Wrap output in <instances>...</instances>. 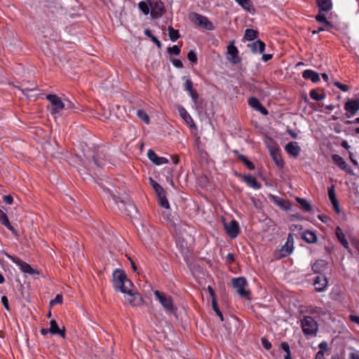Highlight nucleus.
Listing matches in <instances>:
<instances>
[{"label": "nucleus", "mask_w": 359, "mask_h": 359, "mask_svg": "<svg viewBox=\"0 0 359 359\" xmlns=\"http://www.w3.org/2000/svg\"><path fill=\"white\" fill-rule=\"evenodd\" d=\"M113 284L116 291L125 294V301L131 306H137L142 304L141 295L123 270L116 269L114 271Z\"/></svg>", "instance_id": "f257e3e1"}, {"label": "nucleus", "mask_w": 359, "mask_h": 359, "mask_svg": "<svg viewBox=\"0 0 359 359\" xmlns=\"http://www.w3.org/2000/svg\"><path fill=\"white\" fill-rule=\"evenodd\" d=\"M46 99L50 102L48 110L50 114L55 117L60 116L62 111L65 109H73L76 108L74 102L65 97L62 98L56 95L49 94L46 95Z\"/></svg>", "instance_id": "f03ea898"}, {"label": "nucleus", "mask_w": 359, "mask_h": 359, "mask_svg": "<svg viewBox=\"0 0 359 359\" xmlns=\"http://www.w3.org/2000/svg\"><path fill=\"white\" fill-rule=\"evenodd\" d=\"M301 327L305 335H316L318 331L317 321L310 316H305L301 320Z\"/></svg>", "instance_id": "7ed1b4c3"}, {"label": "nucleus", "mask_w": 359, "mask_h": 359, "mask_svg": "<svg viewBox=\"0 0 359 359\" xmlns=\"http://www.w3.org/2000/svg\"><path fill=\"white\" fill-rule=\"evenodd\" d=\"M189 18L192 22L203 29L207 30H212L214 29L212 23L205 16L196 13H191L189 15Z\"/></svg>", "instance_id": "20e7f679"}, {"label": "nucleus", "mask_w": 359, "mask_h": 359, "mask_svg": "<svg viewBox=\"0 0 359 359\" xmlns=\"http://www.w3.org/2000/svg\"><path fill=\"white\" fill-rule=\"evenodd\" d=\"M231 282L233 287L236 290V292L241 297H247L249 296L250 290L248 288V282L245 278H235L232 279Z\"/></svg>", "instance_id": "39448f33"}, {"label": "nucleus", "mask_w": 359, "mask_h": 359, "mask_svg": "<svg viewBox=\"0 0 359 359\" xmlns=\"http://www.w3.org/2000/svg\"><path fill=\"white\" fill-rule=\"evenodd\" d=\"M154 294L156 299L161 303L162 307L167 313H173L175 311L174 305L171 297L166 294L161 292L158 290L154 291Z\"/></svg>", "instance_id": "423d86ee"}, {"label": "nucleus", "mask_w": 359, "mask_h": 359, "mask_svg": "<svg viewBox=\"0 0 359 359\" xmlns=\"http://www.w3.org/2000/svg\"><path fill=\"white\" fill-rule=\"evenodd\" d=\"M149 1L151 15L154 18H160L164 13V5L160 0H147Z\"/></svg>", "instance_id": "0eeeda50"}, {"label": "nucleus", "mask_w": 359, "mask_h": 359, "mask_svg": "<svg viewBox=\"0 0 359 359\" xmlns=\"http://www.w3.org/2000/svg\"><path fill=\"white\" fill-rule=\"evenodd\" d=\"M344 109L346 117L354 116L359 111V102L356 100H348L344 105Z\"/></svg>", "instance_id": "6e6552de"}, {"label": "nucleus", "mask_w": 359, "mask_h": 359, "mask_svg": "<svg viewBox=\"0 0 359 359\" xmlns=\"http://www.w3.org/2000/svg\"><path fill=\"white\" fill-rule=\"evenodd\" d=\"M227 59L233 64H237L240 61L238 50L234 46V41H231L227 46Z\"/></svg>", "instance_id": "1a4fd4ad"}, {"label": "nucleus", "mask_w": 359, "mask_h": 359, "mask_svg": "<svg viewBox=\"0 0 359 359\" xmlns=\"http://www.w3.org/2000/svg\"><path fill=\"white\" fill-rule=\"evenodd\" d=\"M224 228L227 234L231 238H235L239 233V226L236 220H231L229 223H224Z\"/></svg>", "instance_id": "9d476101"}, {"label": "nucleus", "mask_w": 359, "mask_h": 359, "mask_svg": "<svg viewBox=\"0 0 359 359\" xmlns=\"http://www.w3.org/2000/svg\"><path fill=\"white\" fill-rule=\"evenodd\" d=\"M269 197L276 205L284 210H289L292 208L291 203L288 201L273 194H269Z\"/></svg>", "instance_id": "9b49d317"}, {"label": "nucleus", "mask_w": 359, "mask_h": 359, "mask_svg": "<svg viewBox=\"0 0 359 359\" xmlns=\"http://www.w3.org/2000/svg\"><path fill=\"white\" fill-rule=\"evenodd\" d=\"M293 250V241L292 236L290 234L287 242L280 250V257H285L292 253Z\"/></svg>", "instance_id": "f8f14e48"}, {"label": "nucleus", "mask_w": 359, "mask_h": 359, "mask_svg": "<svg viewBox=\"0 0 359 359\" xmlns=\"http://www.w3.org/2000/svg\"><path fill=\"white\" fill-rule=\"evenodd\" d=\"M147 156L149 159L156 165L168 163V160L166 158L158 156L152 149L148 150Z\"/></svg>", "instance_id": "ddd939ff"}, {"label": "nucleus", "mask_w": 359, "mask_h": 359, "mask_svg": "<svg viewBox=\"0 0 359 359\" xmlns=\"http://www.w3.org/2000/svg\"><path fill=\"white\" fill-rule=\"evenodd\" d=\"M313 285L317 292H322L327 287V279L325 276L320 274L316 278Z\"/></svg>", "instance_id": "4468645a"}, {"label": "nucleus", "mask_w": 359, "mask_h": 359, "mask_svg": "<svg viewBox=\"0 0 359 359\" xmlns=\"http://www.w3.org/2000/svg\"><path fill=\"white\" fill-rule=\"evenodd\" d=\"M332 159L334 163L339 167L340 169L347 172H351V168L346 164L343 158L337 154H334L332 156Z\"/></svg>", "instance_id": "2eb2a0df"}, {"label": "nucleus", "mask_w": 359, "mask_h": 359, "mask_svg": "<svg viewBox=\"0 0 359 359\" xmlns=\"http://www.w3.org/2000/svg\"><path fill=\"white\" fill-rule=\"evenodd\" d=\"M249 105L255 109V110L259 111L263 115H267L268 111L262 106L260 102L255 97H252L248 100Z\"/></svg>", "instance_id": "dca6fc26"}, {"label": "nucleus", "mask_w": 359, "mask_h": 359, "mask_svg": "<svg viewBox=\"0 0 359 359\" xmlns=\"http://www.w3.org/2000/svg\"><path fill=\"white\" fill-rule=\"evenodd\" d=\"M285 149L289 154L294 157H297L301 151V148L296 142H291L287 144Z\"/></svg>", "instance_id": "f3484780"}, {"label": "nucleus", "mask_w": 359, "mask_h": 359, "mask_svg": "<svg viewBox=\"0 0 359 359\" xmlns=\"http://www.w3.org/2000/svg\"><path fill=\"white\" fill-rule=\"evenodd\" d=\"M253 53H263L265 49V44L263 41L258 40L249 45Z\"/></svg>", "instance_id": "a211bd4d"}, {"label": "nucleus", "mask_w": 359, "mask_h": 359, "mask_svg": "<svg viewBox=\"0 0 359 359\" xmlns=\"http://www.w3.org/2000/svg\"><path fill=\"white\" fill-rule=\"evenodd\" d=\"M243 181L251 188L259 189L261 184L257 182V179L251 175H245L243 177Z\"/></svg>", "instance_id": "6ab92c4d"}, {"label": "nucleus", "mask_w": 359, "mask_h": 359, "mask_svg": "<svg viewBox=\"0 0 359 359\" xmlns=\"http://www.w3.org/2000/svg\"><path fill=\"white\" fill-rule=\"evenodd\" d=\"M328 195H329L330 200L333 205L334 210H335L336 212L339 213V212H340L339 205V202L336 198V195H335L334 189L333 187L329 188Z\"/></svg>", "instance_id": "aec40b11"}, {"label": "nucleus", "mask_w": 359, "mask_h": 359, "mask_svg": "<svg viewBox=\"0 0 359 359\" xmlns=\"http://www.w3.org/2000/svg\"><path fill=\"white\" fill-rule=\"evenodd\" d=\"M303 77L305 79H309L313 83H316L320 80L319 74L311 69H306L303 72Z\"/></svg>", "instance_id": "412c9836"}, {"label": "nucleus", "mask_w": 359, "mask_h": 359, "mask_svg": "<svg viewBox=\"0 0 359 359\" xmlns=\"http://www.w3.org/2000/svg\"><path fill=\"white\" fill-rule=\"evenodd\" d=\"M327 266V262L325 260H317L312 266V269L315 273H320L323 272Z\"/></svg>", "instance_id": "4be33fe9"}, {"label": "nucleus", "mask_w": 359, "mask_h": 359, "mask_svg": "<svg viewBox=\"0 0 359 359\" xmlns=\"http://www.w3.org/2000/svg\"><path fill=\"white\" fill-rule=\"evenodd\" d=\"M335 235L337 237L340 243L346 249H348L349 244L346 240L345 235L344 234L341 229L339 226H337L335 229Z\"/></svg>", "instance_id": "5701e85b"}, {"label": "nucleus", "mask_w": 359, "mask_h": 359, "mask_svg": "<svg viewBox=\"0 0 359 359\" xmlns=\"http://www.w3.org/2000/svg\"><path fill=\"white\" fill-rule=\"evenodd\" d=\"M178 112L180 116L187 124L190 125L191 126L194 125L193 118L183 107L180 106L178 107Z\"/></svg>", "instance_id": "b1692460"}, {"label": "nucleus", "mask_w": 359, "mask_h": 359, "mask_svg": "<svg viewBox=\"0 0 359 359\" xmlns=\"http://www.w3.org/2000/svg\"><path fill=\"white\" fill-rule=\"evenodd\" d=\"M318 6L320 11H329L332 8L331 0H317Z\"/></svg>", "instance_id": "393cba45"}, {"label": "nucleus", "mask_w": 359, "mask_h": 359, "mask_svg": "<svg viewBox=\"0 0 359 359\" xmlns=\"http://www.w3.org/2000/svg\"><path fill=\"white\" fill-rule=\"evenodd\" d=\"M50 333L52 334H60L62 337H65V332L64 330H61L56 321L55 320H51L50 321V328L48 329Z\"/></svg>", "instance_id": "a878e982"}, {"label": "nucleus", "mask_w": 359, "mask_h": 359, "mask_svg": "<svg viewBox=\"0 0 359 359\" xmlns=\"http://www.w3.org/2000/svg\"><path fill=\"white\" fill-rule=\"evenodd\" d=\"M280 149L274 152L270 153V155L276 163V165L279 168H283L284 165V161L280 156Z\"/></svg>", "instance_id": "bb28decb"}, {"label": "nucleus", "mask_w": 359, "mask_h": 359, "mask_svg": "<svg viewBox=\"0 0 359 359\" xmlns=\"http://www.w3.org/2000/svg\"><path fill=\"white\" fill-rule=\"evenodd\" d=\"M302 238L309 243H314L317 241L316 234L311 231H306L302 234Z\"/></svg>", "instance_id": "cd10ccee"}, {"label": "nucleus", "mask_w": 359, "mask_h": 359, "mask_svg": "<svg viewBox=\"0 0 359 359\" xmlns=\"http://www.w3.org/2000/svg\"><path fill=\"white\" fill-rule=\"evenodd\" d=\"M0 222L4 225L8 230L14 231L13 226L11 224L6 214L0 209Z\"/></svg>", "instance_id": "c85d7f7f"}, {"label": "nucleus", "mask_w": 359, "mask_h": 359, "mask_svg": "<svg viewBox=\"0 0 359 359\" xmlns=\"http://www.w3.org/2000/svg\"><path fill=\"white\" fill-rule=\"evenodd\" d=\"M265 144L270 153L280 150L278 144L271 138H266L265 140Z\"/></svg>", "instance_id": "c756f323"}, {"label": "nucleus", "mask_w": 359, "mask_h": 359, "mask_svg": "<svg viewBox=\"0 0 359 359\" xmlns=\"http://www.w3.org/2000/svg\"><path fill=\"white\" fill-rule=\"evenodd\" d=\"M306 313H308L310 315H316V316H320L321 314L324 313V312L323 311V310L320 307L312 306L307 307Z\"/></svg>", "instance_id": "7c9ffc66"}, {"label": "nucleus", "mask_w": 359, "mask_h": 359, "mask_svg": "<svg viewBox=\"0 0 359 359\" xmlns=\"http://www.w3.org/2000/svg\"><path fill=\"white\" fill-rule=\"evenodd\" d=\"M235 1L245 10L250 11L252 7L251 0H235Z\"/></svg>", "instance_id": "2f4dec72"}, {"label": "nucleus", "mask_w": 359, "mask_h": 359, "mask_svg": "<svg viewBox=\"0 0 359 359\" xmlns=\"http://www.w3.org/2000/svg\"><path fill=\"white\" fill-rule=\"evenodd\" d=\"M168 36L172 41H175L180 38V34L177 29H174L172 27H169Z\"/></svg>", "instance_id": "473e14b6"}, {"label": "nucleus", "mask_w": 359, "mask_h": 359, "mask_svg": "<svg viewBox=\"0 0 359 359\" xmlns=\"http://www.w3.org/2000/svg\"><path fill=\"white\" fill-rule=\"evenodd\" d=\"M316 20L322 23L323 25L327 27H332L331 23L327 20L326 16L324 14H321L320 13L318 14L316 16Z\"/></svg>", "instance_id": "72a5a7b5"}, {"label": "nucleus", "mask_w": 359, "mask_h": 359, "mask_svg": "<svg viewBox=\"0 0 359 359\" xmlns=\"http://www.w3.org/2000/svg\"><path fill=\"white\" fill-rule=\"evenodd\" d=\"M296 201L299 203L302 208L304 209V210L309 212L311 210V206L306 200L299 197H297Z\"/></svg>", "instance_id": "f704fd0d"}, {"label": "nucleus", "mask_w": 359, "mask_h": 359, "mask_svg": "<svg viewBox=\"0 0 359 359\" xmlns=\"http://www.w3.org/2000/svg\"><path fill=\"white\" fill-rule=\"evenodd\" d=\"M257 32L254 29H247L244 37L247 41H252L257 38Z\"/></svg>", "instance_id": "c9c22d12"}, {"label": "nucleus", "mask_w": 359, "mask_h": 359, "mask_svg": "<svg viewBox=\"0 0 359 359\" xmlns=\"http://www.w3.org/2000/svg\"><path fill=\"white\" fill-rule=\"evenodd\" d=\"M138 7L144 15H148L150 12V7L148 1L147 2L143 1H140L138 4Z\"/></svg>", "instance_id": "e433bc0d"}, {"label": "nucleus", "mask_w": 359, "mask_h": 359, "mask_svg": "<svg viewBox=\"0 0 359 359\" xmlns=\"http://www.w3.org/2000/svg\"><path fill=\"white\" fill-rule=\"evenodd\" d=\"M20 266V269L25 272L29 274H34V270L31 267V266L25 262H20L18 264Z\"/></svg>", "instance_id": "4c0bfd02"}, {"label": "nucleus", "mask_w": 359, "mask_h": 359, "mask_svg": "<svg viewBox=\"0 0 359 359\" xmlns=\"http://www.w3.org/2000/svg\"><path fill=\"white\" fill-rule=\"evenodd\" d=\"M158 203L161 206L165 208L167 210L170 209V204L168 199L166 198L165 194L158 197Z\"/></svg>", "instance_id": "58836bf2"}, {"label": "nucleus", "mask_w": 359, "mask_h": 359, "mask_svg": "<svg viewBox=\"0 0 359 359\" xmlns=\"http://www.w3.org/2000/svg\"><path fill=\"white\" fill-rule=\"evenodd\" d=\"M137 116L145 123L148 124L149 123V118L147 113L142 109H138L137 111Z\"/></svg>", "instance_id": "ea45409f"}, {"label": "nucleus", "mask_w": 359, "mask_h": 359, "mask_svg": "<svg viewBox=\"0 0 359 359\" xmlns=\"http://www.w3.org/2000/svg\"><path fill=\"white\" fill-rule=\"evenodd\" d=\"M310 97L316 101H320L323 100L325 96L324 94H319L316 90H313L310 92Z\"/></svg>", "instance_id": "a19ab883"}, {"label": "nucleus", "mask_w": 359, "mask_h": 359, "mask_svg": "<svg viewBox=\"0 0 359 359\" xmlns=\"http://www.w3.org/2000/svg\"><path fill=\"white\" fill-rule=\"evenodd\" d=\"M177 245L180 249L182 255L187 256L189 253V248L187 245H184V244L180 243L179 240L177 241Z\"/></svg>", "instance_id": "79ce46f5"}, {"label": "nucleus", "mask_w": 359, "mask_h": 359, "mask_svg": "<svg viewBox=\"0 0 359 359\" xmlns=\"http://www.w3.org/2000/svg\"><path fill=\"white\" fill-rule=\"evenodd\" d=\"M241 159L250 170H252L255 169L254 164L251 161H250L245 156H241Z\"/></svg>", "instance_id": "37998d69"}, {"label": "nucleus", "mask_w": 359, "mask_h": 359, "mask_svg": "<svg viewBox=\"0 0 359 359\" xmlns=\"http://www.w3.org/2000/svg\"><path fill=\"white\" fill-rule=\"evenodd\" d=\"M168 52L170 54H173V55H177L180 53V48L177 46L174 45L172 47H169L168 48Z\"/></svg>", "instance_id": "c03bdc74"}, {"label": "nucleus", "mask_w": 359, "mask_h": 359, "mask_svg": "<svg viewBox=\"0 0 359 359\" xmlns=\"http://www.w3.org/2000/svg\"><path fill=\"white\" fill-rule=\"evenodd\" d=\"M212 308H213V310L215 311V312L217 313V315L219 317V318L221 319V320H223V316H222V313H221V311L219 310V309L217 308V303H216V300L215 299H212Z\"/></svg>", "instance_id": "a18cd8bd"}, {"label": "nucleus", "mask_w": 359, "mask_h": 359, "mask_svg": "<svg viewBox=\"0 0 359 359\" xmlns=\"http://www.w3.org/2000/svg\"><path fill=\"white\" fill-rule=\"evenodd\" d=\"M62 303V294H57L54 299L51 300L50 302V306H53L55 304H60Z\"/></svg>", "instance_id": "49530a36"}, {"label": "nucleus", "mask_w": 359, "mask_h": 359, "mask_svg": "<svg viewBox=\"0 0 359 359\" xmlns=\"http://www.w3.org/2000/svg\"><path fill=\"white\" fill-rule=\"evenodd\" d=\"M187 57L191 62H196L197 61V56L194 51L190 50L188 53Z\"/></svg>", "instance_id": "de8ad7c7"}, {"label": "nucleus", "mask_w": 359, "mask_h": 359, "mask_svg": "<svg viewBox=\"0 0 359 359\" xmlns=\"http://www.w3.org/2000/svg\"><path fill=\"white\" fill-rule=\"evenodd\" d=\"M184 89L186 91H189L193 89V83L191 79H187L184 84Z\"/></svg>", "instance_id": "09e8293b"}, {"label": "nucleus", "mask_w": 359, "mask_h": 359, "mask_svg": "<svg viewBox=\"0 0 359 359\" xmlns=\"http://www.w3.org/2000/svg\"><path fill=\"white\" fill-rule=\"evenodd\" d=\"M334 85L339 88L343 92H346L348 90L349 88L347 85L342 84L339 82H334Z\"/></svg>", "instance_id": "8fccbe9b"}, {"label": "nucleus", "mask_w": 359, "mask_h": 359, "mask_svg": "<svg viewBox=\"0 0 359 359\" xmlns=\"http://www.w3.org/2000/svg\"><path fill=\"white\" fill-rule=\"evenodd\" d=\"M187 92H188L189 96L193 100V101L194 102H196L198 100V94H197L196 91L193 88L192 90H189Z\"/></svg>", "instance_id": "3c124183"}, {"label": "nucleus", "mask_w": 359, "mask_h": 359, "mask_svg": "<svg viewBox=\"0 0 359 359\" xmlns=\"http://www.w3.org/2000/svg\"><path fill=\"white\" fill-rule=\"evenodd\" d=\"M280 348H281L283 351H285V354H286V353H290V346H289V344H288V343H287V342H285V341L282 342V343L280 344Z\"/></svg>", "instance_id": "603ef678"}, {"label": "nucleus", "mask_w": 359, "mask_h": 359, "mask_svg": "<svg viewBox=\"0 0 359 359\" xmlns=\"http://www.w3.org/2000/svg\"><path fill=\"white\" fill-rule=\"evenodd\" d=\"M1 303L3 304L4 308L7 310V311H10V307H9V305H8V299L7 298L6 296L4 295L1 297Z\"/></svg>", "instance_id": "864d4df0"}, {"label": "nucleus", "mask_w": 359, "mask_h": 359, "mask_svg": "<svg viewBox=\"0 0 359 359\" xmlns=\"http://www.w3.org/2000/svg\"><path fill=\"white\" fill-rule=\"evenodd\" d=\"M154 190L158 197L165 194L164 189L161 187L160 184L158 186H156V188Z\"/></svg>", "instance_id": "5fc2aeb1"}, {"label": "nucleus", "mask_w": 359, "mask_h": 359, "mask_svg": "<svg viewBox=\"0 0 359 359\" xmlns=\"http://www.w3.org/2000/svg\"><path fill=\"white\" fill-rule=\"evenodd\" d=\"M319 351H322L323 353H326L327 351V343L326 341H322L319 344Z\"/></svg>", "instance_id": "6e6d98bb"}, {"label": "nucleus", "mask_w": 359, "mask_h": 359, "mask_svg": "<svg viewBox=\"0 0 359 359\" xmlns=\"http://www.w3.org/2000/svg\"><path fill=\"white\" fill-rule=\"evenodd\" d=\"M262 344L264 346V348H266V350H269L271 348V342L264 338L262 339Z\"/></svg>", "instance_id": "4d7b16f0"}, {"label": "nucleus", "mask_w": 359, "mask_h": 359, "mask_svg": "<svg viewBox=\"0 0 359 359\" xmlns=\"http://www.w3.org/2000/svg\"><path fill=\"white\" fill-rule=\"evenodd\" d=\"M349 359H359V351L354 350L349 354Z\"/></svg>", "instance_id": "13d9d810"}, {"label": "nucleus", "mask_w": 359, "mask_h": 359, "mask_svg": "<svg viewBox=\"0 0 359 359\" xmlns=\"http://www.w3.org/2000/svg\"><path fill=\"white\" fill-rule=\"evenodd\" d=\"M349 318L353 323L359 325V316H358L350 315Z\"/></svg>", "instance_id": "bf43d9fd"}, {"label": "nucleus", "mask_w": 359, "mask_h": 359, "mask_svg": "<svg viewBox=\"0 0 359 359\" xmlns=\"http://www.w3.org/2000/svg\"><path fill=\"white\" fill-rule=\"evenodd\" d=\"M4 201L7 204H11L13 201V199L10 195H6L4 196Z\"/></svg>", "instance_id": "052dcab7"}, {"label": "nucleus", "mask_w": 359, "mask_h": 359, "mask_svg": "<svg viewBox=\"0 0 359 359\" xmlns=\"http://www.w3.org/2000/svg\"><path fill=\"white\" fill-rule=\"evenodd\" d=\"M330 27H325V26L323 25L322 27H319L317 30H313L312 31V34H316L319 33L320 32H323V31L327 30Z\"/></svg>", "instance_id": "680f3d73"}, {"label": "nucleus", "mask_w": 359, "mask_h": 359, "mask_svg": "<svg viewBox=\"0 0 359 359\" xmlns=\"http://www.w3.org/2000/svg\"><path fill=\"white\" fill-rule=\"evenodd\" d=\"M172 62L176 67L182 68L183 67L182 62L180 60H173Z\"/></svg>", "instance_id": "e2e57ef3"}, {"label": "nucleus", "mask_w": 359, "mask_h": 359, "mask_svg": "<svg viewBox=\"0 0 359 359\" xmlns=\"http://www.w3.org/2000/svg\"><path fill=\"white\" fill-rule=\"evenodd\" d=\"M315 359H325V353L318 351L316 355Z\"/></svg>", "instance_id": "0e129e2a"}, {"label": "nucleus", "mask_w": 359, "mask_h": 359, "mask_svg": "<svg viewBox=\"0 0 359 359\" xmlns=\"http://www.w3.org/2000/svg\"><path fill=\"white\" fill-rule=\"evenodd\" d=\"M208 290L210 293V295L212 297V299H215V292H214V290L212 288L211 286H208Z\"/></svg>", "instance_id": "69168bd1"}, {"label": "nucleus", "mask_w": 359, "mask_h": 359, "mask_svg": "<svg viewBox=\"0 0 359 359\" xmlns=\"http://www.w3.org/2000/svg\"><path fill=\"white\" fill-rule=\"evenodd\" d=\"M151 40L158 47L160 48L161 44V42L158 40L156 37L154 36L151 39Z\"/></svg>", "instance_id": "338daca9"}, {"label": "nucleus", "mask_w": 359, "mask_h": 359, "mask_svg": "<svg viewBox=\"0 0 359 359\" xmlns=\"http://www.w3.org/2000/svg\"><path fill=\"white\" fill-rule=\"evenodd\" d=\"M162 217L164 219H165L168 222L173 223L172 219L170 218V217L168 215L163 213Z\"/></svg>", "instance_id": "774afa93"}]
</instances>
